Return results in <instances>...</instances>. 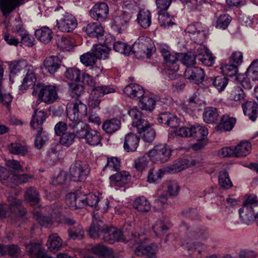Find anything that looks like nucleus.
<instances>
[{
    "mask_svg": "<svg viewBox=\"0 0 258 258\" xmlns=\"http://www.w3.org/2000/svg\"><path fill=\"white\" fill-rule=\"evenodd\" d=\"M133 118L132 125L137 127L139 134L143 133V140L148 143H152L155 138V130L150 125L148 121L142 117V112L136 108H132L127 111Z\"/></svg>",
    "mask_w": 258,
    "mask_h": 258,
    "instance_id": "1",
    "label": "nucleus"
},
{
    "mask_svg": "<svg viewBox=\"0 0 258 258\" xmlns=\"http://www.w3.org/2000/svg\"><path fill=\"white\" fill-rule=\"evenodd\" d=\"M110 49L105 45L96 44L93 45L92 52L83 54L80 56V60L85 66H93L97 59L108 58Z\"/></svg>",
    "mask_w": 258,
    "mask_h": 258,
    "instance_id": "2",
    "label": "nucleus"
},
{
    "mask_svg": "<svg viewBox=\"0 0 258 258\" xmlns=\"http://www.w3.org/2000/svg\"><path fill=\"white\" fill-rule=\"evenodd\" d=\"M72 105V107H70L67 110V116L70 121L69 127L73 129L75 128L79 123L83 122L80 119L87 114V107L79 99H75Z\"/></svg>",
    "mask_w": 258,
    "mask_h": 258,
    "instance_id": "3",
    "label": "nucleus"
},
{
    "mask_svg": "<svg viewBox=\"0 0 258 258\" xmlns=\"http://www.w3.org/2000/svg\"><path fill=\"white\" fill-rule=\"evenodd\" d=\"M78 126L72 129L76 133L80 139H85L86 142L91 146H96L101 143L100 134L97 131L92 130L84 122L79 123Z\"/></svg>",
    "mask_w": 258,
    "mask_h": 258,
    "instance_id": "4",
    "label": "nucleus"
},
{
    "mask_svg": "<svg viewBox=\"0 0 258 258\" xmlns=\"http://www.w3.org/2000/svg\"><path fill=\"white\" fill-rule=\"evenodd\" d=\"M171 153L172 150L168 145L159 144L154 146L147 154L153 163H164L170 159Z\"/></svg>",
    "mask_w": 258,
    "mask_h": 258,
    "instance_id": "5",
    "label": "nucleus"
},
{
    "mask_svg": "<svg viewBox=\"0 0 258 258\" xmlns=\"http://www.w3.org/2000/svg\"><path fill=\"white\" fill-rule=\"evenodd\" d=\"M154 44L152 40L147 37H140L133 45L132 50L134 54L140 57L149 58L153 51Z\"/></svg>",
    "mask_w": 258,
    "mask_h": 258,
    "instance_id": "6",
    "label": "nucleus"
},
{
    "mask_svg": "<svg viewBox=\"0 0 258 258\" xmlns=\"http://www.w3.org/2000/svg\"><path fill=\"white\" fill-rule=\"evenodd\" d=\"M8 202L9 205L6 204L0 205V218H5L12 213L19 216H23L25 214L26 210L23 207L21 200L13 197H9Z\"/></svg>",
    "mask_w": 258,
    "mask_h": 258,
    "instance_id": "7",
    "label": "nucleus"
},
{
    "mask_svg": "<svg viewBox=\"0 0 258 258\" xmlns=\"http://www.w3.org/2000/svg\"><path fill=\"white\" fill-rule=\"evenodd\" d=\"M90 173L88 165L81 161H76L70 166L69 176L70 179L75 182L84 181Z\"/></svg>",
    "mask_w": 258,
    "mask_h": 258,
    "instance_id": "8",
    "label": "nucleus"
},
{
    "mask_svg": "<svg viewBox=\"0 0 258 258\" xmlns=\"http://www.w3.org/2000/svg\"><path fill=\"white\" fill-rule=\"evenodd\" d=\"M186 31L188 33L192 41L200 43L206 39L208 34V28L205 24L197 22L188 25Z\"/></svg>",
    "mask_w": 258,
    "mask_h": 258,
    "instance_id": "9",
    "label": "nucleus"
},
{
    "mask_svg": "<svg viewBox=\"0 0 258 258\" xmlns=\"http://www.w3.org/2000/svg\"><path fill=\"white\" fill-rule=\"evenodd\" d=\"M56 26L59 30L63 32H71L78 25L76 18L71 14L62 12L56 20Z\"/></svg>",
    "mask_w": 258,
    "mask_h": 258,
    "instance_id": "10",
    "label": "nucleus"
},
{
    "mask_svg": "<svg viewBox=\"0 0 258 258\" xmlns=\"http://www.w3.org/2000/svg\"><path fill=\"white\" fill-rule=\"evenodd\" d=\"M86 194L82 190H78L68 194L66 197L67 205L72 210H77L86 206Z\"/></svg>",
    "mask_w": 258,
    "mask_h": 258,
    "instance_id": "11",
    "label": "nucleus"
},
{
    "mask_svg": "<svg viewBox=\"0 0 258 258\" xmlns=\"http://www.w3.org/2000/svg\"><path fill=\"white\" fill-rule=\"evenodd\" d=\"M38 98L46 104L53 103L58 99L56 87L52 85L43 86L38 94Z\"/></svg>",
    "mask_w": 258,
    "mask_h": 258,
    "instance_id": "12",
    "label": "nucleus"
},
{
    "mask_svg": "<svg viewBox=\"0 0 258 258\" xmlns=\"http://www.w3.org/2000/svg\"><path fill=\"white\" fill-rule=\"evenodd\" d=\"M107 227V226L102 220L94 216L92 223L88 231L89 235L92 238L101 239L102 237L104 236Z\"/></svg>",
    "mask_w": 258,
    "mask_h": 258,
    "instance_id": "13",
    "label": "nucleus"
},
{
    "mask_svg": "<svg viewBox=\"0 0 258 258\" xmlns=\"http://www.w3.org/2000/svg\"><path fill=\"white\" fill-rule=\"evenodd\" d=\"M25 0H0V10L4 17L8 18L11 13L23 5Z\"/></svg>",
    "mask_w": 258,
    "mask_h": 258,
    "instance_id": "14",
    "label": "nucleus"
},
{
    "mask_svg": "<svg viewBox=\"0 0 258 258\" xmlns=\"http://www.w3.org/2000/svg\"><path fill=\"white\" fill-rule=\"evenodd\" d=\"M157 251L158 246L155 244L151 243L150 245H146L141 243L135 248L134 252L138 256H143L145 258H157Z\"/></svg>",
    "mask_w": 258,
    "mask_h": 258,
    "instance_id": "15",
    "label": "nucleus"
},
{
    "mask_svg": "<svg viewBox=\"0 0 258 258\" xmlns=\"http://www.w3.org/2000/svg\"><path fill=\"white\" fill-rule=\"evenodd\" d=\"M160 52L164 59V68L171 67L172 64L178 65L179 58L182 55V53H174L171 52L169 46L164 45L160 48Z\"/></svg>",
    "mask_w": 258,
    "mask_h": 258,
    "instance_id": "16",
    "label": "nucleus"
},
{
    "mask_svg": "<svg viewBox=\"0 0 258 258\" xmlns=\"http://www.w3.org/2000/svg\"><path fill=\"white\" fill-rule=\"evenodd\" d=\"M132 17V15L130 12L123 11L114 17L112 27L120 33L121 30H125L129 25Z\"/></svg>",
    "mask_w": 258,
    "mask_h": 258,
    "instance_id": "17",
    "label": "nucleus"
},
{
    "mask_svg": "<svg viewBox=\"0 0 258 258\" xmlns=\"http://www.w3.org/2000/svg\"><path fill=\"white\" fill-rule=\"evenodd\" d=\"M108 14V7L105 3L96 4L90 10L91 17L97 21L104 20Z\"/></svg>",
    "mask_w": 258,
    "mask_h": 258,
    "instance_id": "18",
    "label": "nucleus"
},
{
    "mask_svg": "<svg viewBox=\"0 0 258 258\" xmlns=\"http://www.w3.org/2000/svg\"><path fill=\"white\" fill-rule=\"evenodd\" d=\"M184 77L190 82L197 83L203 80L204 72L199 67H188L184 72Z\"/></svg>",
    "mask_w": 258,
    "mask_h": 258,
    "instance_id": "19",
    "label": "nucleus"
},
{
    "mask_svg": "<svg viewBox=\"0 0 258 258\" xmlns=\"http://www.w3.org/2000/svg\"><path fill=\"white\" fill-rule=\"evenodd\" d=\"M221 112L219 109L213 107L208 106L204 108L203 118L204 121L209 124L217 123L220 118Z\"/></svg>",
    "mask_w": 258,
    "mask_h": 258,
    "instance_id": "20",
    "label": "nucleus"
},
{
    "mask_svg": "<svg viewBox=\"0 0 258 258\" xmlns=\"http://www.w3.org/2000/svg\"><path fill=\"white\" fill-rule=\"evenodd\" d=\"M140 138L136 134L130 133L126 135L124 138L123 149L127 152H135L137 150Z\"/></svg>",
    "mask_w": 258,
    "mask_h": 258,
    "instance_id": "21",
    "label": "nucleus"
},
{
    "mask_svg": "<svg viewBox=\"0 0 258 258\" xmlns=\"http://www.w3.org/2000/svg\"><path fill=\"white\" fill-rule=\"evenodd\" d=\"M209 237L208 232L203 229H198L196 231H189L186 233V237L183 239L186 244H190L194 240L205 241Z\"/></svg>",
    "mask_w": 258,
    "mask_h": 258,
    "instance_id": "22",
    "label": "nucleus"
},
{
    "mask_svg": "<svg viewBox=\"0 0 258 258\" xmlns=\"http://www.w3.org/2000/svg\"><path fill=\"white\" fill-rule=\"evenodd\" d=\"M61 61L57 56L46 57L43 61L45 69L50 74H54L60 68Z\"/></svg>",
    "mask_w": 258,
    "mask_h": 258,
    "instance_id": "23",
    "label": "nucleus"
},
{
    "mask_svg": "<svg viewBox=\"0 0 258 258\" xmlns=\"http://www.w3.org/2000/svg\"><path fill=\"white\" fill-rule=\"evenodd\" d=\"M137 22L142 28H148L152 24L151 12L146 9H141L137 15Z\"/></svg>",
    "mask_w": 258,
    "mask_h": 258,
    "instance_id": "24",
    "label": "nucleus"
},
{
    "mask_svg": "<svg viewBox=\"0 0 258 258\" xmlns=\"http://www.w3.org/2000/svg\"><path fill=\"white\" fill-rule=\"evenodd\" d=\"M122 236V233L120 230L114 227H107L104 236L102 237L101 239L110 244H112L114 241L121 240Z\"/></svg>",
    "mask_w": 258,
    "mask_h": 258,
    "instance_id": "25",
    "label": "nucleus"
},
{
    "mask_svg": "<svg viewBox=\"0 0 258 258\" xmlns=\"http://www.w3.org/2000/svg\"><path fill=\"white\" fill-rule=\"evenodd\" d=\"M88 36L99 39L104 35V31L101 25L98 22L89 23L85 28Z\"/></svg>",
    "mask_w": 258,
    "mask_h": 258,
    "instance_id": "26",
    "label": "nucleus"
},
{
    "mask_svg": "<svg viewBox=\"0 0 258 258\" xmlns=\"http://www.w3.org/2000/svg\"><path fill=\"white\" fill-rule=\"evenodd\" d=\"M138 104L141 109L150 111L154 109L156 101L152 95L144 92L143 96L139 98Z\"/></svg>",
    "mask_w": 258,
    "mask_h": 258,
    "instance_id": "27",
    "label": "nucleus"
},
{
    "mask_svg": "<svg viewBox=\"0 0 258 258\" xmlns=\"http://www.w3.org/2000/svg\"><path fill=\"white\" fill-rule=\"evenodd\" d=\"M92 252L101 258H118L112 249L109 248L103 245L96 244L92 248Z\"/></svg>",
    "mask_w": 258,
    "mask_h": 258,
    "instance_id": "28",
    "label": "nucleus"
},
{
    "mask_svg": "<svg viewBox=\"0 0 258 258\" xmlns=\"http://www.w3.org/2000/svg\"><path fill=\"white\" fill-rule=\"evenodd\" d=\"M220 122L217 126L218 130L230 131L234 127L236 122V119L233 117L230 116L225 114L220 116Z\"/></svg>",
    "mask_w": 258,
    "mask_h": 258,
    "instance_id": "29",
    "label": "nucleus"
},
{
    "mask_svg": "<svg viewBox=\"0 0 258 258\" xmlns=\"http://www.w3.org/2000/svg\"><path fill=\"white\" fill-rule=\"evenodd\" d=\"M158 121L172 128L178 125V119L177 117L169 112L161 113L157 118Z\"/></svg>",
    "mask_w": 258,
    "mask_h": 258,
    "instance_id": "30",
    "label": "nucleus"
},
{
    "mask_svg": "<svg viewBox=\"0 0 258 258\" xmlns=\"http://www.w3.org/2000/svg\"><path fill=\"white\" fill-rule=\"evenodd\" d=\"M243 112L249 118L254 121L258 116V105L255 101H247L242 105Z\"/></svg>",
    "mask_w": 258,
    "mask_h": 258,
    "instance_id": "31",
    "label": "nucleus"
},
{
    "mask_svg": "<svg viewBox=\"0 0 258 258\" xmlns=\"http://www.w3.org/2000/svg\"><path fill=\"white\" fill-rule=\"evenodd\" d=\"M124 94L131 98H140L143 96L144 90L143 88L136 83H131L127 85L123 90Z\"/></svg>",
    "mask_w": 258,
    "mask_h": 258,
    "instance_id": "32",
    "label": "nucleus"
},
{
    "mask_svg": "<svg viewBox=\"0 0 258 258\" xmlns=\"http://www.w3.org/2000/svg\"><path fill=\"white\" fill-rule=\"evenodd\" d=\"M47 117V114L44 110L38 111L34 109V112L31 121V125L34 130L42 129V125Z\"/></svg>",
    "mask_w": 258,
    "mask_h": 258,
    "instance_id": "33",
    "label": "nucleus"
},
{
    "mask_svg": "<svg viewBox=\"0 0 258 258\" xmlns=\"http://www.w3.org/2000/svg\"><path fill=\"white\" fill-rule=\"evenodd\" d=\"M235 157L241 158L247 156L251 151V145L248 141H241L234 147Z\"/></svg>",
    "mask_w": 258,
    "mask_h": 258,
    "instance_id": "34",
    "label": "nucleus"
},
{
    "mask_svg": "<svg viewBox=\"0 0 258 258\" xmlns=\"http://www.w3.org/2000/svg\"><path fill=\"white\" fill-rule=\"evenodd\" d=\"M33 213L35 220L42 226H48L51 225L56 219L55 212L51 213L50 217L42 216L41 213L37 209H35Z\"/></svg>",
    "mask_w": 258,
    "mask_h": 258,
    "instance_id": "35",
    "label": "nucleus"
},
{
    "mask_svg": "<svg viewBox=\"0 0 258 258\" xmlns=\"http://www.w3.org/2000/svg\"><path fill=\"white\" fill-rule=\"evenodd\" d=\"M27 71L22 84L20 86V89L21 90H26L29 87L34 86L36 81V77L34 70L28 68Z\"/></svg>",
    "mask_w": 258,
    "mask_h": 258,
    "instance_id": "36",
    "label": "nucleus"
},
{
    "mask_svg": "<svg viewBox=\"0 0 258 258\" xmlns=\"http://www.w3.org/2000/svg\"><path fill=\"white\" fill-rule=\"evenodd\" d=\"M189 137L197 138L198 140L204 139L208 135V130L205 126L195 124L189 127Z\"/></svg>",
    "mask_w": 258,
    "mask_h": 258,
    "instance_id": "37",
    "label": "nucleus"
},
{
    "mask_svg": "<svg viewBox=\"0 0 258 258\" xmlns=\"http://www.w3.org/2000/svg\"><path fill=\"white\" fill-rule=\"evenodd\" d=\"M120 120L117 118H113L106 120L102 124V127L107 134H112L120 127Z\"/></svg>",
    "mask_w": 258,
    "mask_h": 258,
    "instance_id": "38",
    "label": "nucleus"
},
{
    "mask_svg": "<svg viewBox=\"0 0 258 258\" xmlns=\"http://www.w3.org/2000/svg\"><path fill=\"white\" fill-rule=\"evenodd\" d=\"M51 30L47 27H43L35 31L36 38L41 42L48 43L52 38Z\"/></svg>",
    "mask_w": 258,
    "mask_h": 258,
    "instance_id": "39",
    "label": "nucleus"
},
{
    "mask_svg": "<svg viewBox=\"0 0 258 258\" xmlns=\"http://www.w3.org/2000/svg\"><path fill=\"white\" fill-rule=\"evenodd\" d=\"M209 83H211L213 86L216 88L218 91L221 92L224 90L227 86L229 80L224 76H218L215 78H209Z\"/></svg>",
    "mask_w": 258,
    "mask_h": 258,
    "instance_id": "40",
    "label": "nucleus"
},
{
    "mask_svg": "<svg viewBox=\"0 0 258 258\" xmlns=\"http://www.w3.org/2000/svg\"><path fill=\"white\" fill-rule=\"evenodd\" d=\"M116 172L115 174L112 175L110 177L111 183L121 186L127 183L130 179L129 173L125 171H122L120 172H118V171Z\"/></svg>",
    "mask_w": 258,
    "mask_h": 258,
    "instance_id": "41",
    "label": "nucleus"
},
{
    "mask_svg": "<svg viewBox=\"0 0 258 258\" xmlns=\"http://www.w3.org/2000/svg\"><path fill=\"white\" fill-rule=\"evenodd\" d=\"M240 218L244 224L249 225L254 221V215L252 209L242 207L239 210Z\"/></svg>",
    "mask_w": 258,
    "mask_h": 258,
    "instance_id": "42",
    "label": "nucleus"
},
{
    "mask_svg": "<svg viewBox=\"0 0 258 258\" xmlns=\"http://www.w3.org/2000/svg\"><path fill=\"white\" fill-rule=\"evenodd\" d=\"M133 207L135 209L141 212H148L151 209V205L147 199L141 196L137 198L134 203Z\"/></svg>",
    "mask_w": 258,
    "mask_h": 258,
    "instance_id": "43",
    "label": "nucleus"
},
{
    "mask_svg": "<svg viewBox=\"0 0 258 258\" xmlns=\"http://www.w3.org/2000/svg\"><path fill=\"white\" fill-rule=\"evenodd\" d=\"M26 249L31 256L36 255L38 258H52L45 252L40 250L39 246L37 244L30 242L26 245Z\"/></svg>",
    "mask_w": 258,
    "mask_h": 258,
    "instance_id": "44",
    "label": "nucleus"
},
{
    "mask_svg": "<svg viewBox=\"0 0 258 258\" xmlns=\"http://www.w3.org/2000/svg\"><path fill=\"white\" fill-rule=\"evenodd\" d=\"M31 178L32 176L26 174H16L13 173L11 174V178L10 179L9 186L13 187L17 184L26 183Z\"/></svg>",
    "mask_w": 258,
    "mask_h": 258,
    "instance_id": "45",
    "label": "nucleus"
},
{
    "mask_svg": "<svg viewBox=\"0 0 258 258\" xmlns=\"http://www.w3.org/2000/svg\"><path fill=\"white\" fill-rule=\"evenodd\" d=\"M46 245L51 251L58 250L62 245V240L57 234H52L49 236Z\"/></svg>",
    "mask_w": 258,
    "mask_h": 258,
    "instance_id": "46",
    "label": "nucleus"
},
{
    "mask_svg": "<svg viewBox=\"0 0 258 258\" xmlns=\"http://www.w3.org/2000/svg\"><path fill=\"white\" fill-rule=\"evenodd\" d=\"M9 68L11 74H15L17 72L27 70L31 67L28 66L27 61L26 60L22 59L11 62Z\"/></svg>",
    "mask_w": 258,
    "mask_h": 258,
    "instance_id": "47",
    "label": "nucleus"
},
{
    "mask_svg": "<svg viewBox=\"0 0 258 258\" xmlns=\"http://www.w3.org/2000/svg\"><path fill=\"white\" fill-rule=\"evenodd\" d=\"M74 44V40L69 36H63L57 40V45L63 50L69 51Z\"/></svg>",
    "mask_w": 258,
    "mask_h": 258,
    "instance_id": "48",
    "label": "nucleus"
},
{
    "mask_svg": "<svg viewBox=\"0 0 258 258\" xmlns=\"http://www.w3.org/2000/svg\"><path fill=\"white\" fill-rule=\"evenodd\" d=\"M219 183L220 187L223 189H228L233 186L229 174L226 170L220 172L218 177Z\"/></svg>",
    "mask_w": 258,
    "mask_h": 258,
    "instance_id": "49",
    "label": "nucleus"
},
{
    "mask_svg": "<svg viewBox=\"0 0 258 258\" xmlns=\"http://www.w3.org/2000/svg\"><path fill=\"white\" fill-rule=\"evenodd\" d=\"M10 152L16 155L25 156L28 152V147L23 146L18 143H13L8 146Z\"/></svg>",
    "mask_w": 258,
    "mask_h": 258,
    "instance_id": "50",
    "label": "nucleus"
},
{
    "mask_svg": "<svg viewBox=\"0 0 258 258\" xmlns=\"http://www.w3.org/2000/svg\"><path fill=\"white\" fill-rule=\"evenodd\" d=\"M81 71L76 67L67 68L64 74L66 79L75 82L81 80Z\"/></svg>",
    "mask_w": 258,
    "mask_h": 258,
    "instance_id": "51",
    "label": "nucleus"
},
{
    "mask_svg": "<svg viewBox=\"0 0 258 258\" xmlns=\"http://www.w3.org/2000/svg\"><path fill=\"white\" fill-rule=\"evenodd\" d=\"M25 199L31 205L37 204L39 201V194L35 188L30 187L26 191Z\"/></svg>",
    "mask_w": 258,
    "mask_h": 258,
    "instance_id": "52",
    "label": "nucleus"
},
{
    "mask_svg": "<svg viewBox=\"0 0 258 258\" xmlns=\"http://www.w3.org/2000/svg\"><path fill=\"white\" fill-rule=\"evenodd\" d=\"M190 166V163L186 159L175 161L172 165L168 166L171 173H176Z\"/></svg>",
    "mask_w": 258,
    "mask_h": 258,
    "instance_id": "53",
    "label": "nucleus"
},
{
    "mask_svg": "<svg viewBox=\"0 0 258 258\" xmlns=\"http://www.w3.org/2000/svg\"><path fill=\"white\" fill-rule=\"evenodd\" d=\"M120 167V161L117 157H108L107 164L104 167L103 170L110 171H118Z\"/></svg>",
    "mask_w": 258,
    "mask_h": 258,
    "instance_id": "54",
    "label": "nucleus"
},
{
    "mask_svg": "<svg viewBox=\"0 0 258 258\" xmlns=\"http://www.w3.org/2000/svg\"><path fill=\"white\" fill-rule=\"evenodd\" d=\"M158 20L161 26L165 28H169L175 24L173 22V17L165 12L159 14Z\"/></svg>",
    "mask_w": 258,
    "mask_h": 258,
    "instance_id": "55",
    "label": "nucleus"
},
{
    "mask_svg": "<svg viewBox=\"0 0 258 258\" xmlns=\"http://www.w3.org/2000/svg\"><path fill=\"white\" fill-rule=\"evenodd\" d=\"M148 158L149 157L146 153V154L139 157L135 160L134 167L137 171H142L147 168L149 164Z\"/></svg>",
    "mask_w": 258,
    "mask_h": 258,
    "instance_id": "56",
    "label": "nucleus"
},
{
    "mask_svg": "<svg viewBox=\"0 0 258 258\" xmlns=\"http://www.w3.org/2000/svg\"><path fill=\"white\" fill-rule=\"evenodd\" d=\"M197 97L192 96L188 100L181 105V109L186 113H190L198 107V103L196 101Z\"/></svg>",
    "mask_w": 258,
    "mask_h": 258,
    "instance_id": "57",
    "label": "nucleus"
},
{
    "mask_svg": "<svg viewBox=\"0 0 258 258\" xmlns=\"http://www.w3.org/2000/svg\"><path fill=\"white\" fill-rule=\"evenodd\" d=\"M11 27L12 32L17 33L19 36L26 30L20 17L15 18L11 25Z\"/></svg>",
    "mask_w": 258,
    "mask_h": 258,
    "instance_id": "58",
    "label": "nucleus"
},
{
    "mask_svg": "<svg viewBox=\"0 0 258 258\" xmlns=\"http://www.w3.org/2000/svg\"><path fill=\"white\" fill-rule=\"evenodd\" d=\"M19 36L21 37L19 42L23 45L27 47H32L35 45V40L34 37L29 34L27 30L20 34Z\"/></svg>",
    "mask_w": 258,
    "mask_h": 258,
    "instance_id": "59",
    "label": "nucleus"
},
{
    "mask_svg": "<svg viewBox=\"0 0 258 258\" xmlns=\"http://www.w3.org/2000/svg\"><path fill=\"white\" fill-rule=\"evenodd\" d=\"M69 236L73 239L81 238L84 236V230L83 227L77 224L76 225L71 227L68 230Z\"/></svg>",
    "mask_w": 258,
    "mask_h": 258,
    "instance_id": "60",
    "label": "nucleus"
},
{
    "mask_svg": "<svg viewBox=\"0 0 258 258\" xmlns=\"http://www.w3.org/2000/svg\"><path fill=\"white\" fill-rule=\"evenodd\" d=\"M69 89L71 95L73 98H77L81 96L84 92L83 85L76 83H72L69 84Z\"/></svg>",
    "mask_w": 258,
    "mask_h": 258,
    "instance_id": "61",
    "label": "nucleus"
},
{
    "mask_svg": "<svg viewBox=\"0 0 258 258\" xmlns=\"http://www.w3.org/2000/svg\"><path fill=\"white\" fill-rule=\"evenodd\" d=\"M76 137H77L76 134L70 132L66 133L61 135L59 142L63 146L68 147L74 143Z\"/></svg>",
    "mask_w": 258,
    "mask_h": 258,
    "instance_id": "62",
    "label": "nucleus"
},
{
    "mask_svg": "<svg viewBox=\"0 0 258 258\" xmlns=\"http://www.w3.org/2000/svg\"><path fill=\"white\" fill-rule=\"evenodd\" d=\"M237 65L231 63V64H226L221 67L222 73L227 76L233 77L235 76L238 72Z\"/></svg>",
    "mask_w": 258,
    "mask_h": 258,
    "instance_id": "63",
    "label": "nucleus"
},
{
    "mask_svg": "<svg viewBox=\"0 0 258 258\" xmlns=\"http://www.w3.org/2000/svg\"><path fill=\"white\" fill-rule=\"evenodd\" d=\"M247 72L252 80L258 81V59L251 63Z\"/></svg>",
    "mask_w": 258,
    "mask_h": 258,
    "instance_id": "64",
    "label": "nucleus"
}]
</instances>
